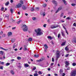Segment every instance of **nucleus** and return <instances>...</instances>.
I'll list each match as a JSON object with an SVG mask.
<instances>
[{
    "instance_id": "1",
    "label": "nucleus",
    "mask_w": 76,
    "mask_h": 76,
    "mask_svg": "<svg viewBox=\"0 0 76 76\" xmlns=\"http://www.w3.org/2000/svg\"><path fill=\"white\" fill-rule=\"evenodd\" d=\"M35 32L37 33V36H40L43 34V33L41 32V29L40 28H38L37 30H35Z\"/></svg>"
},
{
    "instance_id": "2",
    "label": "nucleus",
    "mask_w": 76,
    "mask_h": 76,
    "mask_svg": "<svg viewBox=\"0 0 76 76\" xmlns=\"http://www.w3.org/2000/svg\"><path fill=\"white\" fill-rule=\"evenodd\" d=\"M76 69L72 71L70 73V76H76Z\"/></svg>"
},
{
    "instance_id": "3",
    "label": "nucleus",
    "mask_w": 76,
    "mask_h": 76,
    "mask_svg": "<svg viewBox=\"0 0 76 76\" xmlns=\"http://www.w3.org/2000/svg\"><path fill=\"white\" fill-rule=\"evenodd\" d=\"M22 28L23 29V30L24 31H28V27L26 25H24L22 27Z\"/></svg>"
},
{
    "instance_id": "4",
    "label": "nucleus",
    "mask_w": 76,
    "mask_h": 76,
    "mask_svg": "<svg viewBox=\"0 0 76 76\" xmlns=\"http://www.w3.org/2000/svg\"><path fill=\"white\" fill-rule=\"evenodd\" d=\"M60 52H59L58 50L56 51V58H59L60 57Z\"/></svg>"
},
{
    "instance_id": "5",
    "label": "nucleus",
    "mask_w": 76,
    "mask_h": 76,
    "mask_svg": "<svg viewBox=\"0 0 76 76\" xmlns=\"http://www.w3.org/2000/svg\"><path fill=\"white\" fill-rule=\"evenodd\" d=\"M58 26H60H60L58 25H52L51 26V28L52 29H53L54 28H57V27H58Z\"/></svg>"
},
{
    "instance_id": "6",
    "label": "nucleus",
    "mask_w": 76,
    "mask_h": 76,
    "mask_svg": "<svg viewBox=\"0 0 76 76\" xmlns=\"http://www.w3.org/2000/svg\"><path fill=\"white\" fill-rule=\"evenodd\" d=\"M65 64H66L65 65V66L66 67H67L70 64V63H69V61H66L65 62Z\"/></svg>"
},
{
    "instance_id": "7",
    "label": "nucleus",
    "mask_w": 76,
    "mask_h": 76,
    "mask_svg": "<svg viewBox=\"0 0 76 76\" xmlns=\"http://www.w3.org/2000/svg\"><path fill=\"white\" fill-rule=\"evenodd\" d=\"M22 7V4L19 3L15 7V8H20V7Z\"/></svg>"
},
{
    "instance_id": "8",
    "label": "nucleus",
    "mask_w": 76,
    "mask_h": 76,
    "mask_svg": "<svg viewBox=\"0 0 76 76\" xmlns=\"http://www.w3.org/2000/svg\"><path fill=\"white\" fill-rule=\"evenodd\" d=\"M52 2L53 3V4H55L56 6H57V1H54V0L52 1Z\"/></svg>"
},
{
    "instance_id": "9",
    "label": "nucleus",
    "mask_w": 76,
    "mask_h": 76,
    "mask_svg": "<svg viewBox=\"0 0 76 76\" xmlns=\"http://www.w3.org/2000/svg\"><path fill=\"white\" fill-rule=\"evenodd\" d=\"M61 9H62V8L61 7H59L58 8V10L56 12V13H58V12H59V11H60V10H61Z\"/></svg>"
},
{
    "instance_id": "10",
    "label": "nucleus",
    "mask_w": 76,
    "mask_h": 76,
    "mask_svg": "<svg viewBox=\"0 0 76 76\" xmlns=\"http://www.w3.org/2000/svg\"><path fill=\"white\" fill-rule=\"evenodd\" d=\"M24 66L25 67H28L29 66V64H28L27 63L25 64H24Z\"/></svg>"
},
{
    "instance_id": "11",
    "label": "nucleus",
    "mask_w": 76,
    "mask_h": 76,
    "mask_svg": "<svg viewBox=\"0 0 76 76\" xmlns=\"http://www.w3.org/2000/svg\"><path fill=\"white\" fill-rule=\"evenodd\" d=\"M24 48H23V50L24 51H26V50H28V49H27V48H26V46L24 45Z\"/></svg>"
},
{
    "instance_id": "12",
    "label": "nucleus",
    "mask_w": 76,
    "mask_h": 76,
    "mask_svg": "<svg viewBox=\"0 0 76 76\" xmlns=\"http://www.w3.org/2000/svg\"><path fill=\"white\" fill-rule=\"evenodd\" d=\"M43 60V58H41L39 60H37V62H41V61H42Z\"/></svg>"
},
{
    "instance_id": "13",
    "label": "nucleus",
    "mask_w": 76,
    "mask_h": 76,
    "mask_svg": "<svg viewBox=\"0 0 76 76\" xmlns=\"http://www.w3.org/2000/svg\"><path fill=\"white\" fill-rule=\"evenodd\" d=\"M0 48L1 49H2V50H4L5 51H8V49H5L3 48L2 47H0Z\"/></svg>"
},
{
    "instance_id": "14",
    "label": "nucleus",
    "mask_w": 76,
    "mask_h": 76,
    "mask_svg": "<svg viewBox=\"0 0 76 76\" xmlns=\"http://www.w3.org/2000/svg\"><path fill=\"white\" fill-rule=\"evenodd\" d=\"M64 28L65 29L66 33L67 34V35H69V33H68V32H67V30H66V28L65 27V26H63Z\"/></svg>"
},
{
    "instance_id": "15",
    "label": "nucleus",
    "mask_w": 76,
    "mask_h": 76,
    "mask_svg": "<svg viewBox=\"0 0 76 76\" xmlns=\"http://www.w3.org/2000/svg\"><path fill=\"white\" fill-rule=\"evenodd\" d=\"M66 42L65 41V42H63L61 44V45L62 46H64V45H66Z\"/></svg>"
},
{
    "instance_id": "16",
    "label": "nucleus",
    "mask_w": 76,
    "mask_h": 76,
    "mask_svg": "<svg viewBox=\"0 0 76 76\" xmlns=\"http://www.w3.org/2000/svg\"><path fill=\"white\" fill-rule=\"evenodd\" d=\"M15 40H16V39H14V38L12 39H11L12 42V43L14 42L15 41Z\"/></svg>"
},
{
    "instance_id": "17",
    "label": "nucleus",
    "mask_w": 76,
    "mask_h": 76,
    "mask_svg": "<svg viewBox=\"0 0 76 76\" xmlns=\"http://www.w3.org/2000/svg\"><path fill=\"white\" fill-rule=\"evenodd\" d=\"M22 9L23 10H26V7L25 6L23 5L22 7Z\"/></svg>"
},
{
    "instance_id": "18",
    "label": "nucleus",
    "mask_w": 76,
    "mask_h": 76,
    "mask_svg": "<svg viewBox=\"0 0 76 76\" xmlns=\"http://www.w3.org/2000/svg\"><path fill=\"white\" fill-rule=\"evenodd\" d=\"M12 33L11 32H9L8 33V35L9 37L11 36V35H12Z\"/></svg>"
},
{
    "instance_id": "19",
    "label": "nucleus",
    "mask_w": 76,
    "mask_h": 76,
    "mask_svg": "<svg viewBox=\"0 0 76 76\" xmlns=\"http://www.w3.org/2000/svg\"><path fill=\"white\" fill-rule=\"evenodd\" d=\"M48 39H50L51 40V39H53V38H52V37H51L50 36H48Z\"/></svg>"
},
{
    "instance_id": "20",
    "label": "nucleus",
    "mask_w": 76,
    "mask_h": 76,
    "mask_svg": "<svg viewBox=\"0 0 76 76\" xmlns=\"http://www.w3.org/2000/svg\"><path fill=\"white\" fill-rule=\"evenodd\" d=\"M65 50L66 51H69V48H68V47L67 46L65 48Z\"/></svg>"
},
{
    "instance_id": "21",
    "label": "nucleus",
    "mask_w": 76,
    "mask_h": 76,
    "mask_svg": "<svg viewBox=\"0 0 76 76\" xmlns=\"http://www.w3.org/2000/svg\"><path fill=\"white\" fill-rule=\"evenodd\" d=\"M62 1H63L64 2V4H65V5H66V4H67L66 1H65V0H62Z\"/></svg>"
},
{
    "instance_id": "22",
    "label": "nucleus",
    "mask_w": 76,
    "mask_h": 76,
    "mask_svg": "<svg viewBox=\"0 0 76 76\" xmlns=\"http://www.w3.org/2000/svg\"><path fill=\"white\" fill-rule=\"evenodd\" d=\"M44 47H45V48L47 49L48 48V47L47 46V45L45 44L44 45Z\"/></svg>"
},
{
    "instance_id": "23",
    "label": "nucleus",
    "mask_w": 76,
    "mask_h": 76,
    "mask_svg": "<svg viewBox=\"0 0 76 76\" xmlns=\"http://www.w3.org/2000/svg\"><path fill=\"white\" fill-rule=\"evenodd\" d=\"M3 54H4V52L3 51H0V54H1V55H3Z\"/></svg>"
},
{
    "instance_id": "24",
    "label": "nucleus",
    "mask_w": 76,
    "mask_h": 76,
    "mask_svg": "<svg viewBox=\"0 0 76 76\" xmlns=\"http://www.w3.org/2000/svg\"><path fill=\"white\" fill-rule=\"evenodd\" d=\"M22 20H20L19 21L17 22V24H19V23H20V22H22Z\"/></svg>"
},
{
    "instance_id": "25",
    "label": "nucleus",
    "mask_w": 76,
    "mask_h": 76,
    "mask_svg": "<svg viewBox=\"0 0 76 76\" xmlns=\"http://www.w3.org/2000/svg\"><path fill=\"white\" fill-rule=\"evenodd\" d=\"M34 57L38 58V57H39V55H34Z\"/></svg>"
},
{
    "instance_id": "26",
    "label": "nucleus",
    "mask_w": 76,
    "mask_h": 76,
    "mask_svg": "<svg viewBox=\"0 0 76 76\" xmlns=\"http://www.w3.org/2000/svg\"><path fill=\"white\" fill-rule=\"evenodd\" d=\"M10 72L12 75H14V74H15V72H14L12 70Z\"/></svg>"
},
{
    "instance_id": "27",
    "label": "nucleus",
    "mask_w": 76,
    "mask_h": 76,
    "mask_svg": "<svg viewBox=\"0 0 76 76\" xmlns=\"http://www.w3.org/2000/svg\"><path fill=\"white\" fill-rule=\"evenodd\" d=\"M47 5L46 4H43V6L44 7H45L47 6Z\"/></svg>"
},
{
    "instance_id": "28",
    "label": "nucleus",
    "mask_w": 76,
    "mask_h": 76,
    "mask_svg": "<svg viewBox=\"0 0 76 76\" xmlns=\"http://www.w3.org/2000/svg\"><path fill=\"white\" fill-rule=\"evenodd\" d=\"M63 15H64V13H62L61 14L60 17L61 18H62L63 16Z\"/></svg>"
},
{
    "instance_id": "29",
    "label": "nucleus",
    "mask_w": 76,
    "mask_h": 76,
    "mask_svg": "<svg viewBox=\"0 0 76 76\" xmlns=\"http://www.w3.org/2000/svg\"><path fill=\"white\" fill-rule=\"evenodd\" d=\"M36 10H37V11H39V7H37L36 8Z\"/></svg>"
},
{
    "instance_id": "30",
    "label": "nucleus",
    "mask_w": 76,
    "mask_h": 76,
    "mask_svg": "<svg viewBox=\"0 0 76 76\" xmlns=\"http://www.w3.org/2000/svg\"><path fill=\"white\" fill-rule=\"evenodd\" d=\"M34 76H38V74L37 73H35L34 74Z\"/></svg>"
},
{
    "instance_id": "31",
    "label": "nucleus",
    "mask_w": 76,
    "mask_h": 76,
    "mask_svg": "<svg viewBox=\"0 0 76 76\" xmlns=\"http://www.w3.org/2000/svg\"><path fill=\"white\" fill-rule=\"evenodd\" d=\"M17 59L18 60H21V57H19V56H18L17 57Z\"/></svg>"
},
{
    "instance_id": "32",
    "label": "nucleus",
    "mask_w": 76,
    "mask_h": 76,
    "mask_svg": "<svg viewBox=\"0 0 76 76\" xmlns=\"http://www.w3.org/2000/svg\"><path fill=\"white\" fill-rule=\"evenodd\" d=\"M32 38H30L28 39V41H32Z\"/></svg>"
},
{
    "instance_id": "33",
    "label": "nucleus",
    "mask_w": 76,
    "mask_h": 76,
    "mask_svg": "<svg viewBox=\"0 0 76 76\" xmlns=\"http://www.w3.org/2000/svg\"><path fill=\"white\" fill-rule=\"evenodd\" d=\"M9 1H7L5 4V5L6 6H7L8 5H9Z\"/></svg>"
},
{
    "instance_id": "34",
    "label": "nucleus",
    "mask_w": 76,
    "mask_h": 76,
    "mask_svg": "<svg viewBox=\"0 0 76 76\" xmlns=\"http://www.w3.org/2000/svg\"><path fill=\"white\" fill-rule=\"evenodd\" d=\"M20 4H21V5H22V4H23V2L22 1H20Z\"/></svg>"
},
{
    "instance_id": "35",
    "label": "nucleus",
    "mask_w": 76,
    "mask_h": 76,
    "mask_svg": "<svg viewBox=\"0 0 76 76\" xmlns=\"http://www.w3.org/2000/svg\"><path fill=\"white\" fill-rule=\"evenodd\" d=\"M63 73V70L60 69V74H61Z\"/></svg>"
},
{
    "instance_id": "36",
    "label": "nucleus",
    "mask_w": 76,
    "mask_h": 76,
    "mask_svg": "<svg viewBox=\"0 0 76 76\" xmlns=\"http://www.w3.org/2000/svg\"><path fill=\"white\" fill-rule=\"evenodd\" d=\"M5 18H7L8 19H9V15H6Z\"/></svg>"
},
{
    "instance_id": "37",
    "label": "nucleus",
    "mask_w": 76,
    "mask_h": 76,
    "mask_svg": "<svg viewBox=\"0 0 76 76\" xmlns=\"http://www.w3.org/2000/svg\"><path fill=\"white\" fill-rule=\"evenodd\" d=\"M10 10L11 13H13V9H11Z\"/></svg>"
},
{
    "instance_id": "38",
    "label": "nucleus",
    "mask_w": 76,
    "mask_h": 76,
    "mask_svg": "<svg viewBox=\"0 0 76 76\" xmlns=\"http://www.w3.org/2000/svg\"><path fill=\"white\" fill-rule=\"evenodd\" d=\"M72 66H76V63L74 62L73 63H72Z\"/></svg>"
},
{
    "instance_id": "39",
    "label": "nucleus",
    "mask_w": 76,
    "mask_h": 76,
    "mask_svg": "<svg viewBox=\"0 0 76 76\" xmlns=\"http://www.w3.org/2000/svg\"><path fill=\"white\" fill-rule=\"evenodd\" d=\"M60 36H61V34H59L58 36V38H59L60 37Z\"/></svg>"
},
{
    "instance_id": "40",
    "label": "nucleus",
    "mask_w": 76,
    "mask_h": 76,
    "mask_svg": "<svg viewBox=\"0 0 76 76\" xmlns=\"http://www.w3.org/2000/svg\"><path fill=\"white\" fill-rule=\"evenodd\" d=\"M34 9L32 7L31 9V12H34Z\"/></svg>"
},
{
    "instance_id": "41",
    "label": "nucleus",
    "mask_w": 76,
    "mask_h": 76,
    "mask_svg": "<svg viewBox=\"0 0 76 76\" xmlns=\"http://www.w3.org/2000/svg\"><path fill=\"white\" fill-rule=\"evenodd\" d=\"M61 33L62 34V35L63 37H64V36H65V35H64V33H63V32H61Z\"/></svg>"
},
{
    "instance_id": "42",
    "label": "nucleus",
    "mask_w": 76,
    "mask_h": 76,
    "mask_svg": "<svg viewBox=\"0 0 76 76\" xmlns=\"http://www.w3.org/2000/svg\"><path fill=\"white\" fill-rule=\"evenodd\" d=\"M9 65H10V64L9 63H7L6 64V66H8Z\"/></svg>"
},
{
    "instance_id": "43",
    "label": "nucleus",
    "mask_w": 76,
    "mask_h": 76,
    "mask_svg": "<svg viewBox=\"0 0 76 76\" xmlns=\"http://www.w3.org/2000/svg\"><path fill=\"white\" fill-rule=\"evenodd\" d=\"M74 42L76 44V38H74Z\"/></svg>"
},
{
    "instance_id": "44",
    "label": "nucleus",
    "mask_w": 76,
    "mask_h": 76,
    "mask_svg": "<svg viewBox=\"0 0 76 76\" xmlns=\"http://www.w3.org/2000/svg\"><path fill=\"white\" fill-rule=\"evenodd\" d=\"M38 73L39 74V75H42V72H41L39 71L38 72Z\"/></svg>"
},
{
    "instance_id": "45",
    "label": "nucleus",
    "mask_w": 76,
    "mask_h": 76,
    "mask_svg": "<svg viewBox=\"0 0 76 76\" xmlns=\"http://www.w3.org/2000/svg\"><path fill=\"white\" fill-rule=\"evenodd\" d=\"M2 37H6V34H4L2 35Z\"/></svg>"
},
{
    "instance_id": "46",
    "label": "nucleus",
    "mask_w": 76,
    "mask_h": 76,
    "mask_svg": "<svg viewBox=\"0 0 76 76\" xmlns=\"http://www.w3.org/2000/svg\"><path fill=\"white\" fill-rule=\"evenodd\" d=\"M72 30L73 31H75V28L74 27L72 28Z\"/></svg>"
},
{
    "instance_id": "47",
    "label": "nucleus",
    "mask_w": 76,
    "mask_h": 76,
    "mask_svg": "<svg viewBox=\"0 0 76 76\" xmlns=\"http://www.w3.org/2000/svg\"><path fill=\"white\" fill-rule=\"evenodd\" d=\"M72 6H75L76 5V4H75L73 3L71 4Z\"/></svg>"
},
{
    "instance_id": "48",
    "label": "nucleus",
    "mask_w": 76,
    "mask_h": 76,
    "mask_svg": "<svg viewBox=\"0 0 76 76\" xmlns=\"http://www.w3.org/2000/svg\"><path fill=\"white\" fill-rule=\"evenodd\" d=\"M4 9V7H2L1 9V11H3Z\"/></svg>"
},
{
    "instance_id": "49",
    "label": "nucleus",
    "mask_w": 76,
    "mask_h": 76,
    "mask_svg": "<svg viewBox=\"0 0 76 76\" xmlns=\"http://www.w3.org/2000/svg\"><path fill=\"white\" fill-rule=\"evenodd\" d=\"M43 16H45V12H44L43 13Z\"/></svg>"
},
{
    "instance_id": "50",
    "label": "nucleus",
    "mask_w": 76,
    "mask_h": 76,
    "mask_svg": "<svg viewBox=\"0 0 76 76\" xmlns=\"http://www.w3.org/2000/svg\"><path fill=\"white\" fill-rule=\"evenodd\" d=\"M47 49H46V48L44 49L45 52H47Z\"/></svg>"
},
{
    "instance_id": "51",
    "label": "nucleus",
    "mask_w": 76,
    "mask_h": 76,
    "mask_svg": "<svg viewBox=\"0 0 76 76\" xmlns=\"http://www.w3.org/2000/svg\"><path fill=\"white\" fill-rule=\"evenodd\" d=\"M46 25L47 24H44V25H43V27H44V28H45L46 27Z\"/></svg>"
},
{
    "instance_id": "52",
    "label": "nucleus",
    "mask_w": 76,
    "mask_h": 76,
    "mask_svg": "<svg viewBox=\"0 0 76 76\" xmlns=\"http://www.w3.org/2000/svg\"><path fill=\"white\" fill-rule=\"evenodd\" d=\"M36 69V67H34V68L33 69V70H35Z\"/></svg>"
},
{
    "instance_id": "53",
    "label": "nucleus",
    "mask_w": 76,
    "mask_h": 76,
    "mask_svg": "<svg viewBox=\"0 0 76 76\" xmlns=\"http://www.w3.org/2000/svg\"><path fill=\"white\" fill-rule=\"evenodd\" d=\"M62 76H65V73H62Z\"/></svg>"
},
{
    "instance_id": "54",
    "label": "nucleus",
    "mask_w": 76,
    "mask_h": 76,
    "mask_svg": "<svg viewBox=\"0 0 76 76\" xmlns=\"http://www.w3.org/2000/svg\"><path fill=\"white\" fill-rule=\"evenodd\" d=\"M3 31H1L0 32V35H2V34H3Z\"/></svg>"
},
{
    "instance_id": "55",
    "label": "nucleus",
    "mask_w": 76,
    "mask_h": 76,
    "mask_svg": "<svg viewBox=\"0 0 76 76\" xmlns=\"http://www.w3.org/2000/svg\"><path fill=\"white\" fill-rule=\"evenodd\" d=\"M52 61H53V62H54V59L53 58H52Z\"/></svg>"
},
{
    "instance_id": "56",
    "label": "nucleus",
    "mask_w": 76,
    "mask_h": 76,
    "mask_svg": "<svg viewBox=\"0 0 76 76\" xmlns=\"http://www.w3.org/2000/svg\"><path fill=\"white\" fill-rule=\"evenodd\" d=\"M69 54H67V55H66V56H65V57H68V56H69Z\"/></svg>"
},
{
    "instance_id": "57",
    "label": "nucleus",
    "mask_w": 76,
    "mask_h": 76,
    "mask_svg": "<svg viewBox=\"0 0 76 76\" xmlns=\"http://www.w3.org/2000/svg\"><path fill=\"white\" fill-rule=\"evenodd\" d=\"M32 19H33V20H35V19H36V18H35V17L33 18H32Z\"/></svg>"
},
{
    "instance_id": "58",
    "label": "nucleus",
    "mask_w": 76,
    "mask_h": 76,
    "mask_svg": "<svg viewBox=\"0 0 76 76\" xmlns=\"http://www.w3.org/2000/svg\"><path fill=\"white\" fill-rule=\"evenodd\" d=\"M66 19H67L68 20H69V19H70V17H68L67 18H66Z\"/></svg>"
},
{
    "instance_id": "59",
    "label": "nucleus",
    "mask_w": 76,
    "mask_h": 76,
    "mask_svg": "<svg viewBox=\"0 0 76 76\" xmlns=\"http://www.w3.org/2000/svg\"><path fill=\"white\" fill-rule=\"evenodd\" d=\"M50 68L51 69H52V68H53V66L50 65Z\"/></svg>"
},
{
    "instance_id": "60",
    "label": "nucleus",
    "mask_w": 76,
    "mask_h": 76,
    "mask_svg": "<svg viewBox=\"0 0 76 76\" xmlns=\"http://www.w3.org/2000/svg\"><path fill=\"white\" fill-rule=\"evenodd\" d=\"M10 2L11 3H12L13 2V0H10Z\"/></svg>"
},
{
    "instance_id": "61",
    "label": "nucleus",
    "mask_w": 76,
    "mask_h": 76,
    "mask_svg": "<svg viewBox=\"0 0 76 76\" xmlns=\"http://www.w3.org/2000/svg\"><path fill=\"white\" fill-rule=\"evenodd\" d=\"M54 65V63H52L51 64V66H53Z\"/></svg>"
},
{
    "instance_id": "62",
    "label": "nucleus",
    "mask_w": 76,
    "mask_h": 76,
    "mask_svg": "<svg viewBox=\"0 0 76 76\" xmlns=\"http://www.w3.org/2000/svg\"><path fill=\"white\" fill-rule=\"evenodd\" d=\"M73 25L74 26H76V23H74L73 24Z\"/></svg>"
},
{
    "instance_id": "63",
    "label": "nucleus",
    "mask_w": 76,
    "mask_h": 76,
    "mask_svg": "<svg viewBox=\"0 0 76 76\" xmlns=\"http://www.w3.org/2000/svg\"><path fill=\"white\" fill-rule=\"evenodd\" d=\"M0 69H2V70H3V68L2 67V66H1L0 67Z\"/></svg>"
},
{
    "instance_id": "64",
    "label": "nucleus",
    "mask_w": 76,
    "mask_h": 76,
    "mask_svg": "<svg viewBox=\"0 0 76 76\" xmlns=\"http://www.w3.org/2000/svg\"><path fill=\"white\" fill-rule=\"evenodd\" d=\"M1 64H4V62H1Z\"/></svg>"
}]
</instances>
